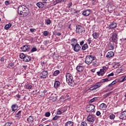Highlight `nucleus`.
<instances>
[{
  "mask_svg": "<svg viewBox=\"0 0 126 126\" xmlns=\"http://www.w3.org/2000/svg\"><path fill=\"white\" fill-rule=\"evenodd\" d=\"M30 32H36V29H31Z\"/></svg>",
  "mask_w": 126,
  "mask_h": 126,
  "instance_id": "52",
  "label": "nucleus"
},
{
  "mask_svg": "<svg viewBox=\"0 0 126 126\" xmlns=\"http://www.w3.org/2000/svg\"><path fill=\"white\" fill-rule=\"evenodd\" d=\"M36 5L39 8H42L45 5V4H43L42 2H38L36 3Z\"/></svg>",
  "mask_w": 126,
  "mask_h": 126,
  "instance_id": "23",
  "label": "nucleus"
},
{
  "mask_svg": "<svg viewBox=\"0 0 126 126\" xmlns=\"http://www.w3.org/2000/svg\"><path fill=\"white\" fill-rule=\"evenodd\" d=\"M27 122L29 124L33 123L34 122V117L32 116H29V117L27 119Z\"/></svg>",
  "mask_w": 126,
  "mask_h": 126,
  "instance_id": "21",
  "label": "nucleus"
},
{
  "mask_svg": "<svg viewBox=\"0 0 126 126\" xmlns=\"http://www.w3.org/2000/svg\"><path fill=\"white\" fill-rule=\"evenodd\" d=\"M26 55H25L24 54L22 53L20 55V58L22 59L23 60H24V58H25Z\"/></svg>",
  "mask_w": 126,
  "mask_h": 126,
  "instance_id": "39",
  "label": "nucleus"
},
{
  "mask_svg": "<svg viewBox=\"0 0 126 126\" xmlns=\"http://www.w3.org/2000/svg\"><path fill=\"white\" fill-rule=\"evenodd\" d=\"M60 2H61V0H56L54 1L53 4L54 5H56L57 3H60Z\"/></svg>",
  "mask_w": 126,
  "mask_h": 126,
  "instance_id": "38",
  "label": "nucleus"
},
{
  "mask_svg": "<svg viewBox=\"0 0 126 126\" xmlns=\"http://www.w3.org/2000/svg\"><path fill=\"white\" fill-rule=\"evenodd\" d=\"M61 110L62 112H63V111H64V112L66 111V108H65V107L62 108Z\"/></svg>",
  "mask_w": 126,
  "mask_h": 126,
  "instance_id": "58",
  "label": "nucleus"
},
{
  "mask_svg": "<svg viewBox=\"0 0 126 126\" xmlns=\"http://www.w3.org/2000/svg\"><path fill=\"white\" fill-rule=\"evenodd\" d=\"M114 73L112 72L110 74H109L107 76L108 77H110V76H114Z\"/></svg>",
  "mask_w": 126,
  "mask_h": 126,
  "instance_id": "53",
  "label": "nucleus"
},
{
  "mask_svg": "<svg viewBox=\"0 0 126 126\" xmlns=\"http://www.w3.org/2000/svg\"><path fill=\"white\" fill-rule=\"evenodd\" d=\"M45 117H47V118L50 117V116H51V113L49 112H47L46 113H45Z\"/></svg>",
  "mask_w": 126,
  "mask_h": 126,
  "instance_id": "47",
  "label": "nucleus"
},
{
  "mask_svg": "<svg viewBox=\"0 0 126 126\" xmlns=\"http://www.w3.org/2000/svg\"><path fill=\"white\" fill-rule=\"evenodd\" d=\"M86 110L88 113L93 112L95 110V106L93 104L88 105L86 108Z\"/></svg>",
  "mask_w": 126,
  "mask_h": 126,
  "instance_id": "7",
  "label": "nucleus"
},
{
  "mask_svg": "<svg viewBox=\"0 0 126 126\" xmlns=\"http://www.w3.org/2000/svg\"><path fill=\"white\" fill-rule=\"evenodd\" d=\"M76 41V43L77 42V40L75 38H72L71 39V43L72 44H74V42Z\"/></svg>",
  "mask_w": 126,
  "mask_h": 126,
  "instance_id": "50",
  "label": "nucleus"
},
{
  "mask_svg": "<svg viewBox=\"0 0 126 126\" xmlns=\"http://www.w3.org/2000/svg\"><path fill=\"white\" fill-rule=\"evenodd\" d=\"M109 78H106L105 79H102L101 80V82H106V81H110V80H109Z\"/></svg>",
  "mask_w": 126,
  "mask_h": 126,
  "instance_id": "37",
  "label": "nucleus"
},
{
  "mask_svg": "<svg viewBox=\"0 0 126 126\" xmlns=\"http://www.w3.org/2000/svg\"><path fill=\"white\" fill-rule=\"evenodd\" d=\"M101 86H102V83L101 82L96 83L94 86L90 88V90H91V91L96 90V89L100 88Z\"/></svg>",
  "mask_w": 126,
  "mask_h": 126,
  "instance_id": "8",
  "label": "nucleus"
},
{
  "mask_svg": "<svg viewBox=\"0 0 126 126\" xmlns=\"http://www.w3.org/2000/svg\"><path fill=\"white\" fill-rule=\"evenodd\" d=\"M49 75V72L46 70H44L42 72L40 73V77L42 79H45V78L48 77V75Z\"/></svg>",
  "mask_w": 126,
  "mask_h": 126,
  "instance_id": "9",
  "label": "nucleus"
},
{
  "mask_svg": "<svg viewBox=\"0 0 126 126\" xmlns=\"http://www.w3.org/2000/svg\"><path fill=\"white\" fill-rule=\"evenodd\" d=\"M56 35L57 36H61L62 35V33H60V32H58L56 33Z\"/></svg>",
  "mask_w": 126,
  "mask_h": 126,
  "instance_id": "63",
  "label": "nucleus"
},
{
  "mask_svg": "<svg viewBox=\"0 0 126 126\" xmlns=\"http://www.w3.org/2000/svg\"><path fill=\"white\" fill-rule=\"evenodd\" d=\"M60 118H61V116L56 115V116L53 118V120L54 121H57V120H59V119H60Z\"/></svg>",
  "mask_w": 126,
  "mask_h": 126,
  "instance_id": "36",
  "label": "nucleus"
},
{
  "mask_svg": "<svg viewBox=\"0 0 126 126\" xmlns=\"http://www.w3.org/2000/svg\"><path fill=\"white\" fill-rule=\"evenodd\" d=\"M96 116H100V115H101V112L99 111H97L96 113Z\"/></svg>",
  "mask_w": 126,
  "mask_h": 126,
  "instance_id": "54",
  "label": "nucleus"
},
{
  "mask_svg": "<svg viewBox=\"0 0 126 126\" xmlns=\"http://www.w3.org/2000/svg\"><path fill=\"white\" fill-rule=\"evenodd\" d=\"M71 46H72L73 51L74 52H76V53H78L79 51H80V49H81V46L78 43H76V44H74L73 43L71 44Z\"/></svg>",
  "mask_w": 126,
  "mask_h": 126,
  "instance_id": "5",
  "label": "nucleus"
},
{
  "mask_svg": "<svg viewBox=\"0 0 126 126\" xmlns=\"http://www.w3.org/2000/svg\"><path fill=\"white\" fill-rule=\"evenodd\" d=\"M23 61L26 63H28V62H30V61H31V57L28 55H26V56H25V58H24Z\"/></svg>",
  "mask_w": 126,
  "mask_h": 126,
  "instance_id": "17",
  "label": "nucleus"
},
{
  "mask_svg": "<svg viewBox=\"0 0 126 126\" xmlns=\"http://www.w3.org/2000/svg\"><path fill=\"white\" fill-rule=\"evenodd\" d=\"M115 56V53L113 51H110L107 53L106 55V58L107 59H111V58H113V56Z\"/></svg>",
  "mask_w": 126,
  "mask_h": 126,
  "instance_id": "15",
  "label": "nucleus"
},
{
  "mask_svg": "<svg viewBox=\"0 0 126 126\" xmlns=\"http://www.w3.org/2000/svg\"><path fill=\"white\" fill-rule=\"evenodd\" d=\"M12 112H15L18 109V105L16 104H13L11 106Z\"/></svg>",
  "mask_w": 126,
  "mask_h": 126,
  "instance_id": "18",
  "label": "nucleus"
},
{
  "mask_svg": "<svg viewBox=\"0 0 126 126\" xmlns=\"http://www.w3.org/2000/svg\"><path fill=\"white\" fill-rule=\"evenodd\" d=\"M21 111H19L16 115H15V117L17 118V119H20L21 118Z\"/></svg>",
  "mask_w": 126,
  "mask_h": 126,
  "instance_id": "28",
  "label": "nucleus"
},
{
  "mask_svg": "<svg viewBox=\"0 0 126 126\" xmlns=\"http://www.w3.org/2000/svg\"><path fill=\"white\" fill-rule=\"evenodd\" d=\"M25 88L29 90L32 88V86L27 84L25 86Z\"/></svg>",
  "mask_w": 126,
  "mask_h": 126,
  "instance_id": "29",
  "label": "nucleus"
},
{
  "mask_svg": "<svg viewBox=\"0 0 126 126\" xmlns=\"http://www.w3.org/2000/svg\"><path fill=\"white\" fill-rule=\"evenodd\" d=\"M91 11L90 9L86 10L83 11L82 14L84 15V16H89Z\"/></svg>",
  "mask_w": 126,
  "mask_h": 126,
  "instance_id": "19",
  "label": "nucleus"
},
{
  "mask_svg": "<svg viewBox=\"0 0 126 126\" xmlns=\"http://www.w3.org/2000/svg\"><path fill=\"white\" fill-rule=\"evenodd\" d=\"M11 26H12V25L10 23H9L8 24H7L5 26L4 29H5V30H8V29H9Z\"/></svg>",
  "mask_w": 126,
  "mask_h": 126,
  "instance_id": "27",
  "label": "nucleus"
},
{
  "mask_svg": "<svg viewBox=\"0 0 126 126\" xmlns=\"http://www.w3.org/2000/svg\"><path fill=\"white\" fill-rule=\"evenodd\" d=\"M0 61V62H4V58L3 57L1 58Z\"/></svg>",
  "mask_w": 126,
  "mask_h": 126,
  "instance_id": "62",
  "label": "nucleus"
},
{
  "mask_svg": "<svg viewBox=\"0 0 126 126\" xmlns=\"http://www.w3.org/2000/svg\"><path fill=\"white\" fill-rule=\"evenodd\" d=\"M116 83L117 82H116V81H114L111 84H109L107 87H111V86H112V85H115V84H116Z\"/></svg>",
  "mask_w": 126,
  "mask_h": 126,
  "instance_id": "34",
  "label": "nucleus"
},
{
  "mask_svg": "<svg viewBox=\"0 0 126 126\" xmlns=\"http://www.w3.org/2000/svg\"><path fill=\"white\" fill-rule=\"evenodd\" d=\"M96 59V57L92 55H89L86 57L85 63L87 64H90L94 60Z\"/></svg>",
  "mask_w": 126,
  "mask_h": 126,
  "instance_id": "3",
  "label": "nucleus"
},
{
  "mask_svg": "<svg viewBox=\"0 0 126 126\" xmlns=\"http://www.w3.org/2000/svg\"><path fill=\"white\" fill-rule=\"evenodd\" d=\"M99 33L98 32H94L92 34V36L94 38V39H98L99 38Z\"/></svg>",
  "mask_w": 126,
  "mask_h": 126,
  "instance_id": "22",
  "label": "nucleus"
},
{
  "mask_svg": "<svg viewBox=\"0 0 126 126\" xmlns=\"http://www.w3.org/2000/svg\"><path fill=\"white\" fill-rule=\"evenodd\" d=\"M113 87H110V88L107 89L105 91H103L104 93H106V92H108V91H111V90H113Z\"/></svg>",
  "mask_w": 126,
  "mask_h": 126,
  "instance_id": "32",
  "label": "nucleus"
},
{
  "mask_svg": "<svg viewBox=\"0 0 126 126\" xmlns=\"http://www.w3.org/2000/svg\"><path fill=\"white\" fill-rule=\"evenodd\" d=\"M120 119L121 120H126V111H124L120 114Z\"/></svg>",
  "mask_w": 126,
  "mask_h": 126,
  "instance_id": "14",
  "label": "nucleus"
},
{
  "mask_svg": "<svg viewBox=\"0 0 126 126\" xmlns=\"http://www.w3.org/2000/svg\"><path fill=\"white\" fill-rule=\"evenodd\" d=\"M61 85V83L59 81H56L54 83V88H58V87H59Z\"/></svg>",
  "mask_w": 126,
  "mask_h": 126,
  "instance_id": "24",
  "label": "nucleus"
},
{
  "mask_svg": "<svg viewBox=\"0 0 126 126\" xmlns=\"http://www.w3.org/2000/svg\"><path fill=\"white\" fill-rule=\"evenodd\" d=\"M65 98H66V100H68V99H70V96H69L68 94H66Z\"/></svg>",
  "mask_w": 126,
  "mask_h": 126,
  "instance_id": "55",
  "label": "nucleus"
},
{
  "mask_svg": "<svg viewBox=\"0 0 126 126\" xmlns=\"http://www.w3.org/2000/svg\"><path fill=\"white\" fill-rule=\"evenodd\" d=\"M115 115L111 114L109 116V119H110V120H114V119H115Z\"/></svg>",
  "mask_w": 126,
  "mask_h": 126,
  "instance_id": "44",
  "label": "nucleus"
},
{
  "mask_svg": "<svg viewBox=\"0 0 126 126\" xmlns=\"http://www.w3.org/2000/svg\"><path fill=\"white\" fill-rule=\"evenodd\" d=\"M44 45H47V44H49V40H45L44 42Z\"/></svg>",
  "mask_w": 126,
  "mask_h": 126,
  "instance_id": "59",
  "label": "nucleus"
},
{
  "mask_svg": "<svg viewBox=\"0 0 126 126\" xmlns=\"http://www.w3.org/2000/svg\"><path fill=\"white\" fill-rule=\"evenodd\" d=\"M84 44V40H82V41H81L80 42V46H82V45H83Z\"/></svg>",
  "mask_w": 126,
  "mask_h": 126,
  "instance_id": "60",
  "label": "nucleus"
},
{
  "mask_svg": "<svg viewBox=\"0 0 126 126\" xmlns=\"http://www.w3.org/2000/svg\"><path fill=\"white\" fill-rule=\"evenodd\" d=\"M112 41L114 43H117L118 42V33H114L113 34L112 36L111 37Z\"/></svg>",
  "mask_w": 126,
  "mask_h": 126,
  "instance_id": "12",
  "label": "nucleus"
},
{
  "mask_svg": "<svg viewBox=\"0 0 126 126\" xmlns=\"http://www.w3.org/2000/svg\"><path fill=\"white\" fill-rule=\"evenodd\" d=\"M12 125V122H7L5 125L4 126H11Z\"/></svg>",
  "mask_w": 126,
  "mask_h": 126,
  "instance_id": "41",
  "label": "nucleus"
},
{
  "mask_svg": "<svg viewBox=\"0 0 126 126\" xmlns=\"http://www.w3.org/2000/svg\"><path fill=\"white\" fill-rule=\"evenodd\" d=\"M37 51V48L36 47H33L31 50V52L33 53L34 52H36Z\"/></svg>",
  "mask_w": 126,
  "mask_h": 126,
  "instance_id": "48",
  "label": "nucleus"
},
{
  "mask_svg": "<svg viewBox=\"0 0 126 126\" xmlns=\"http://www.w3.org/2000/svg\"><path fill=\"white\" fill-rule=\"evenodd\" d=\"M113 65V67H115V68L117 67V64H116L115 63H114Z\"/></svg>",
  "mask_w": 126,
  "mask_h": 126,
  "instance_id": "64",
  "label": "nucleus"
},
{
  "mask_svg": "<svg viewBox=\"0 0 126 126\" xmlns=\"http://www.w3.org/2000/svg\"><path fill=\"white\" fill-rule=\"evenodd\" d=\"M22 52H28L30 50V45H25L21 47Z\"/></svg>",
  "mask_w": 126,
  "mask_h": 126,
  "instance_id": "11",
  "label": "nucleus"
},
{
  "mask_svg": "<svg viewBox=\"0 0 126 126\" xmlns=\"http://www.w3.org/2000/svg\"><path fill=\"white\" fill-rule=\"evenodd\" d=\"M95 120H96V118L93 115H89L87 118V121H88L90 125L94 124Z\"/></svg>",
  "mask_w": 126,
  "mask_h": 126,
  "instance_id": "4",
  "label": "nucleus"
},
{
  "mask_svg": "<svg viewBox=\"0 0 126 126\" xmlns=\"http://www.w3.org/2000/svg\"><path fill=\"white\" fill-rule=\"evenodd\" d=\"M46 23L47 25H50V24H51V23H52V21L50 19H47L46 21Z\"/></svg>",
  "mask_w": 126,
  "mask_h": 126,
  "instance_id": "40",
  "label": "nucleus"
},
{
  "mask_svg": "<svg viewBox=\"0 0 126 126\" xmlns=\"http://www.w3.org/2000/svg\"><path fill=\"white\" fill-rule=\"evenodd\" d=\"M5 4L6 5H8L9 4V1L6 0L5 1Z\"/></svg>",
  "mask_w": 126,
  "mask_h": 126,
  "instance_id": "57",
  "label": "nucleus"
},
{
  "mask_svg": "<svg viewBox=\"0 0 126 126\" xmlns=\"http://www.w3.org/2000/svg\"><path fill=\"white\" fill-rule=\"evenodd\" d=\"M30 13L29 9L24 5H20L18 8V13L21 17H26Z\"/></svg>",
  "mask_w": 126,
  "mask_h": 126,
  "instance_id": "1",
  "label": "nucleus"
},
{
  "mask_svg": "<svg viewBox=\"0 0 126 126\" xmlns=\"http://www.w3.org/2000/svg\"><path fill=\"white\" fill-rule=\"evenodd\" d=\"M121 79H122L121 81H120V82H124V81H126V75L123 76L121 77Z\"/></svg>",
  "mask_w": 126,
  "mask_h": 126,
  "instance_id": "35",
  "label": "nucleus"
},
{
  "mask_svg": "<svg viewBox=\"0 0 126 126\" xmlns=\"http://www.w3.org/2000/svg\"><path fill=\"white\" fill-rule=\"evenodd\" d=\"M43 35L44 36H47L48 35H49V32L45 31L43 32Z\"/></svg>",
  "mask_w": 126,
  "mask_h": 126,
  "instance_id": "45",
  "label": "nucleus"
},
{
  "mask_svg": "<svg viewBox=\"0 0 126 126\" xmlns=\"http://www.w3.org/2000/svg\"><path fill=\"white\" fill-rule=\"evenodd\" d=\"M96 100V97H94L93 99H91L89 101V103L91 104L93 103V102H95V100Z\"/></svg>",
  "mask_w": 126,
  "mask_h": 126,
  "instance_id": "42",
  "label": "nucleus"
},
{
  "mask_svg": "<svg viewBox=\"0 0 126 126\" xmlns=\"http://www.w3.org/2000/svg\"><path fill=\"white\" fill-rule=\"evenodd\" d=\"M9 66H11V67H12V66H14V63H10L9 64Z\"/></svg>",
  "mask_w": 126,
  "mask_h": 126,
  "instance_id": "61",
  "label": "nucleus"
},
{
  "mask_svg": "<svg viewBox=\"0 0 126 126\" xmlns=\"http://www.w3.org/2000/svg\"><path fill=\"white\" fill-rule=\"evenodd\" d=\"M88 49V44L87 43H85L82 47V51H85V50H87Z\"/></svg>",
  "mask_w": 126,
  "mask_h": 126,
  "instance_id": "25",
  "label": "nucleus"
},
{
  "mask_svg": "<svg viewBox=\"0 0 126 126\" xmlns=\"http://www.w3.org/2000/svg\"><path fill=\"white\" fill-rule=\"evenodd\" d=\"M66 82L70 86L73 87L75 85V83L73 81V78L72 77V75L71 74L67 73L65 74Z\"/></svg>",
  "mask_w": 126,
  "mask_h": 126,
  "instance_id": "2",
  "label": "nucleus"
},
{
  "mask_svg": "<svg viewBox=\"0 0 126 126\" xmlns=\"http://www.w3.org/2000/svg\"><path fill=\"white\" fill-rule=\"evenodd\" d=\"M76 32L79 34H82L85 32V29L80 25H78L76 26Z\"/></svg>",
  "mask_w": 126,
  "mask_h": 126,
  "instance_id": "6",
  "label": "nucleus"
},
{
  "mask_svg": "<svg viewBox=\"0 0 126 126\" xmlns=\"http://www.w3.org/2000/svg\"><path fill=\"white\" fill-rule=\"evenodd\" d=\"M65 126H73V122L72 121H68L65 123Z\"/></svg>",
  "mask_w": 126,
  "mask_h": 126,
  "instance_id": "26",
  "label": "nucleus"
},
{
  "mask_svg": "<svg viewBox=\"0 0 126 126\" xmlns=\"http://www.w3.org/2000/svg\"><path fill=\"white\" fill-rule=\"evenodd\" d=\"M59 74H60V71L59 70H56L54 73H53V76H57L58 75H59Z\"/></svg>",
  "mask_w": 126,
  "mask_h": 126,
  "instance_id": "30",
  "label": "nucleus"
},
{
  "mask_svg": "<svg viewBox=\"0 0 126 126\" xmlns=\"http://www.w3.org/2000/svg\"><path fill=\"white\" fill-rule=\"evenodd\" d=\"M92 65L93 66H95V67H96L99 65V63H98V62H97V61H95L93 63Z\"/></svg>",
  "mask_w": 126,
  "mask_h": 126,
  "instance_id": "31",
  "label": "nucleus"
},
{
  "mask_svg": "<svg viewBox=\"0 0 126 126\" xmlns=\"http://www.w3.org/2000/svg\"><path fill=\"white\" fill-rule=\"evenodd\" d=\"M63 113H64V111L62 110H62H61L57 111L56 114L57 115H62V114H63Z\"/></svg>",
  "mask_w": 126,
  "mask_h": 126,
  "instance_id": "33",
  "label": "nucleus"
},
{
  "mask_svg": "<svg viewBox=\"0 0 126 126\" xmlns=\"http://www.w3.org/2000/svg\"><path fill=\"white\" fill-rule=\"evenodd\" d=\"M108 68L106 67V66H103L102 69H100V71L97 72V75L99 76H101V75H104L105 74V72L107 71Z\"/></svg>",
  "mask_w": 126,
  "mask_h": 126,
  "instance_id": "10",
  "label": "nucleus"
},
{
  "mask_svg": "<svg viewBox=\"0 0 126 126\" xmlns=\"http://www.w3.org/2000/svg\"><path fill=\"white\" fill-rule=\"evenodd\" d=\"M76 69L77 71H79V72H81V71H83V70L84 69V66H77L76 67Z\"/></svg>",
  "mask_w": 126,
  "mask_h": 126,
  "instance_id": "20",
  "label": "nucleus"
},
{
  "mask_svg": "<svg viewBox=\"0 0 126 126\" xmlns=\"http://www.w3.org/2000/svg\"><path fill=\"white\" fill-rule=\"evenodd\" d=\"M117 23L112 22L109 25L108 29L110 30L115 29V28H117Z\"/></svg>",
  "mask_w": 126,
  "mask_h": 126,
  "instance_id": "13",
  "label": "nucleus"
},
{
  "mask_svg": "<svg viewBox=\"0 0 126 126\" xmlns=\"http://www.w3.org/2000/svg\"><path fill=\"white\" fill-rule=\"evenodd\" d=\"M89 45H90V44H91L92 42V39L91 38V37L89 38V39L88 40H87Z\"/></svg>",
  "mask_w": 126,
  "mask_h": 126,
  "instance_id": "43",
  "label": "nucleus"
},
{
  "mask_svg": "<svg viewBox=\"0 0 126 126\" xmlns=\"http://www.w3.org/2000/svg\"><path fill=\"white\" fill-rule=\"evenodd\" d=\"M99 109H100V110H101V111H105V110H106V109H107V105H106V104H105L104 103H101L99 105Z\"/></svg>",
  "mask_w": 126,
  "mask_h": 126,
  "instance_id": "16",
  "label": "nucleus"
},
{
  "mask_svg": "<svg viewBox=\"0 0 126 126\" xmlns=\"http://www.w3.org/2000/svg\"><path fill=\"white\" fill-rule=\"evenodd\" d=\"M114 46L111 45L109 46V50H111V51H113V50H114Z\"/></svg>",
  "mask_w": 126,
  "mask_h": 126,
  "instance_id": "51",
  "label": "nucleus"
},
{
  "mask_svg": "<svg viewBox=\"0 0 126 126\" xmlns=\"http://www.w3.org/2000/svg\"><path fill=\"white\" fill-rule=\"evenodd\" d=\"M111 93H109L104 94V98H107V97H108V96H110V95H111Z\"/></svg>",
  "mask_w": 126,
  "mask_h": 126,
  "instance_id": "49",
  "label": "nucleus"
},
{
  "mask_svg": "<svg viewBox=\"0 0 126 126\" xmlns=\"http://www.w3.org/2000/svg\"><path fill=\"white\" fill-rule=\"evenodd\" d=\"M42 1L43 4H45V3H47L48 0H42Z\"/></svg>",
  "mask_w": 126,
  "mask_h": 126,
  "instance_id": "56",
  "label": "nucleus"
},
{
  "mask_svg": "<svg viewBox=\"0 0 126 126\" xmlns=\"http://www.w3.org/2000/svg\"><path fill=\"white\" fill-rule=\"evenodd\" d=\"M81 126H87V123L86 122L84 121L81 123Z\"/></svg>",
  "mask_w": 126,
  "mask_h": 126,
  "instance_id": "46",
  "label": "nucleus"
}]
</instances>
